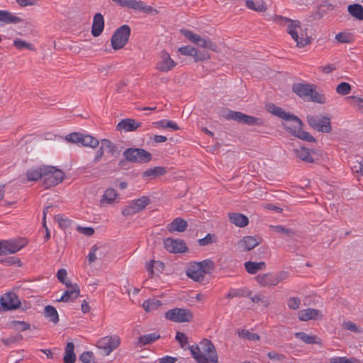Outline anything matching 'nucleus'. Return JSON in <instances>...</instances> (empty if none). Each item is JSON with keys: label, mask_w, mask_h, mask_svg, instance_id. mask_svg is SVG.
<instances>
[{"label": "nucleus", "mask_w": 363, "mask_h": 363, "mask_svg": "<svg viewBox=\"0 0 363 363\" xmlns=\"http://www.w3.org/2000/svg\"><path fill=\"white\" fill-rule=\"evenodd\" d=\"M82 134L79 133H72L65 137V140L69 143L81 144Z\"/></svg>", "instance_id": "5fc2aeb1"}, {"label": "nucleus", "mask_w": 363, "mask_h": 363, "mask_svg": "<svg viewBox=\"0 0 363 363\" xmlns=\"http://www.w3.org/2000/svg\"><path fill=\"white\" fill-rule=\"evenodd\" d=\"M245 269L247 273L255 274L256 273L266 269L267 264L264 262L247 261L244 263Z\"/></svg>", "instance_id": "c85d7f7f"}, {"label": "nucleus", "mask_w": 363, "mask_h": 363, "mask_svg": "<svg viewBox=\"0 0 363 363\" xmlns=\"http://www.w3.org/2000/svg\"><path fill=\"white\" fill-rule=\"evenodd\" d=\"M120 343V337L115 335L101 338L97 342V347L102 350L106 355H108L119 346Z\"/></svg>", "instance_id": "4468645a"}, {"label": "nucleus", "mask_w": 363, "mask_h": 363, "mask_svg": "<svg viewBox=\"0 0 363 363\" xmlns=\"http://www.w3.org/2000/svg\"><path fill=\"white\" fill-rule=\"evenodd\" d=\"M153 125L158 128H169L172 130H177L179 129L177 124L169 120H161L153 123Z\"/></svg>", "instance_id": "ea45409f"}, {"label": "nucleus", "mask_w": 363, "mask_h": 363, "mask_svg": "<svg viewBox=\"0 0 363 363\" xmlns=\"http://www.w3.org/2000/svg\"><path fill=\"white\" fill-rule=\"evenodd\" d=\"M175 338L179 342L182 348L188 344V337L183 333L177 332Z\"/></svg>", "instance_id": "680f3d73"}, {"label": "nucleus", "mask_w": 363, "mask_h": 363, "mask_svg": "<svg viewBox=\"0 0 363 363\" xmlns=\"http://www.w3.org/2000/svg\"><path fill=\"white\" fill-rule=\"evenodd\" d=\"M313 85L309 84L298 83L293 85L292 90L298 96L308 99L312 93Z\"/></svg>", "instance_id": "a878e982"}, {"label": "nucleus", "mask_w": 363, "mask_h": 363, "mask_svg": "<svg viewBox=\"0 0 363 363\" xmlns=\"http://www.w3.org/2000/svg\"><path fill=\"white\" fill-rule=\"evenodd\" d=\"M79 359L84 363H93V353L91 352H84L80 355Z\"/></svg>", "instance_id": "69168bd1"}, {"label": "nucleus", "mask_w": 363, "mask_h": 363, "mask_svg": "<svg viewBox=\"0 0 363 363\" xmlns=\"http://www.w3.org/2000/svg\"><path fill=\"white\" fill-rule=\"evenodd\" d=\"M161 305V301L157 299H149L143 303V306L145 311L150 312L157 309Z\"/></svg>", "instance_id": "a18cd8bd"}, {"label": "nucleus", "mask_w": 363, "mask_h": 363, "mask_svg": "<svg viewBox=\"0 0 363 363\" xmlns=\"http://www.w3.org/2000/svg\"><path fill=\"white\" fill-rule=\"evenodd\" d=\"M329 363H360L356 358H347L346 357H333L329 359Z\"/></svg>", "instance_id": "09e8293b"}, {"label": "nucleus", "mask_w": 363, "mask_h": 363, "mask_svg": "<svg viewBox=\"0 0 363 363\" xmlns=\"http://www.w3.org/2000/svg\"><path fill=\"white\" fill-rule=\"evenodd\" d=\"M121 6L140 11L145 13H152L156 11L155 9L147 5L143 1L124 0Z\"/></svg>", "instance_id": "a211bd4d"}, {"label": "nucleus", "mask_w": 363, "mask_h": 363, "mask_svg": "<svg viewBox=\"0 0 363 363\" xmlns=\"http://www.w3.org/2000/svg\"><path fill=\"white\" fill-rule=\"evenodd\" d=\"M160 337L157 333H152L140 336L139 338V343L141 345H145L154 342Z\"/></svg>", "instance_id": "79ce46f5"}, {"label": "nucleus", "mask_w": 363, "mask_h": 363, "mask_svg": "<svg viewBox=\"0 0 363 363\" xmlns=\"http://www.w3.org/2000/svg\"><path fill=\"white\" fill-rule=\"evenodd\" d=\"M307 121L310 126L323 133H330L332 130L330 125V118L321 115L308 116Z\"/></svg>", "instance_id": "ddd939ff"}, {"label": "nucleus", "mask_w": 363, "mask_h": 363, "mask_svg": "<svg viewBox=\"0 0 363 363\" xmlns=\"http://www.w3.org/2000/svg\"><path fill=\"white\" fill-rule=\"evenodd\" d=\"M349 13L354 18L363 21V6L359 4H350L347 7Z\"/></svg>", "instance_id": "58836bf2"}, {"label": "nucleus", "mask_w": 363, "mask_h": 363, "mask_svg": "<svg viewBox=\"0 0 363 363\" xmlns=\"http://www.w3.org/2000/svg\"><path fill=\"white\" fill-rule=\"evenodd\" d=\"M294 152H295L296 157L302 161L307 162H313V159L311 154L310 150L304 147H301L294 149Z\"/></svg>", "instance_id": "f704fd0d"}, {"label": "nucleus", "mask_w": 363, "mask_h": 363, "mask_svg": "<svg viewBox=\"0 0 363 363\" xmlns=\"http://www.w3.org/2000/svg\"><path fill=\"white\" fill-rule=\"evenodd\" d=\"M45 316L50 319L54 323L59 321V316L55 308L51 306H47L45 308Z\"/></svg>", "instance_id": "37998d69"}, {"label": "nucleus", "mask_w": 363, "mask_h": 363, "mask_svg": "<svg viewBox=\"0 0 363 363\" xmlns=\"http://www.w3.org/2000/svg\"><path fill=\"white\" fill-rule=\"evenodd\" d=\"M298 125H296L295 120H286L284 123V128L293 135L308 142H314L315 138L308 133L301 129L302 122L298 118Z\"/></svg>", "instance_id": "9d476101"}, {"label": "nucleus", "mask_w": 363, "mask_h": 363, "mask_svg": "<svg viewBox=\"0 0 363 363\" xmlns=\"http://www.w3.org/2000/svg\"><path fill=\"white\" fill-rule=\"evenodd\" d=\"M351 169L357 179L363 177V158L350 161Z\"/></svg>", "instance_id": "e433bc0d"}, {"label": "nucleus", "mask_w": 363, "mask_h": 363, "mask_svg": "<svg viewBox=\"0 0 363 363\" xmlns=\"http://www.w3.org/2000/svg\"><path fill=\"white\" fill-rule=\"evenodd\" d=\"M177 65V62L170 57V55L163 50L159 55L155 69L161 72H167L172 70Z\"/></svg>", "instance_id": "2eb2a0df"}, {"label": "nucleus", "mask_w": 363, "mask_h": 363, "mask_svg": "<svg viewBox=\"0 0 363 363\" xmlns=\"http://www.w3.org/2000/svg\"><path fill=\"white\" fill-rule=\"evenodd\" d=\"M267 356L273 361L281 362L285 359V356L284 354L277 353L274 351L268 352Z\"/></svg>", "instance_id": "338daca9"}, {"label": "nucleus", "mask_w": 363, "mask_h": 363, "mask_svg": "<svg viewBox=\"0 0 363 363\" xmlns=\"http://www.w3.org/2000/svg\"><path fill=\"white\" fill-rule=\"evenodd\" d=\"M79 286L74 284V286H72V289H67L63 295L59 299H57V301L65 303L74 301L79 296Z\"/></svg>", "instance_id": "b1692460"}, {"label": "nucleus", "mask_w": 363, "mask_h": 363, "mask_svg": "<svg viewBox=\"0 0 363 363\" xmlns=\"http://www.w3.org/2000/svg\"><path fill=\"white\" fill-rule=\"evenodd\" d=\"M43 180L45 188L56 186L64 179L62 171L53 166L43 165Z\"/></svg>", "instance_id": "20e7f679"}, {"label": "nucleus", "mask_w": 363, "mask_h": 363, "mask_svg": "<svg viewBox=\"0 0 363 363\" xmlns=\"http://www.w3.org/2000/svg\"><path fill=\"white\" fill-rule=\"evenodd\" d=\"M352 105L356 108V110L360 113H363V99L357 96H352Z\"/></svg>", "instance_id": "4d7b16f0"}, {"label": "nucleus", "mask_w": 363, "mask_h": 363, "mask_svg": "<svg viewBox=\"0 0 363 363\" xmlns=\"http://www.w3.org/2000/svg\"><path fill=\"white\" fill-rule=\"evenodd\" d=\"M335 39L341 43H347L350 41V36L345 33H339L335 35Z\"/></svg>", "instance_id": "774afa93"}, {"label": "nucleus", "mask_w": 363, "mask_h": 363, "mask_svg": "<svg viewBox=\"0 0 363 363\" xmlns=\"http://www.w3.org/2000/svg\"><path fill=\"white\" fill-rule=\"evenodd\" d=\"M43 165L27 169L26 176L28 182H36L43 179Z\"/></svg>", "instance_id": "473e14b6"}, {"label": "nucleus", "mask_w": 363, "mask_h": 363, "mask_svg": "<svg viewBox=\"0 0 363 363\" xmlns=\"http://www.w3.org/2000/svg\"><path fill=\"white\" fill-rule=\"evenodd\" d=\"M181 33L191 43L197 46L212 51H217V45L208 38H203L201 35L194 33L191 30H181Z\"/></svg>", "instance_id": "0eeeda50"}, {"label": "nucleus", "mask_w": 363, "mask_h": 363, "mask_svg": "<svg viewBox=\"0 0 363 363\" xmlns=\"http://www.w3.org/2000/svg\"><path fill=\"white\" fill-rule=\"evenodd\" d=\"M81 144L85 147L95 148L99 145V141L91 135L82 134Z\"/></svg>", "instance_id": "a19ab883"}, {"label": "nucleus", "mask_w": 363, "mask_h": 363, "mask_svg": "<svg viewBox=\"0 0 363 363\" xmlns=\"http://www.w3.org/2000/svg\"><path fill=\"white\" fill-rule=\"evenodd\" d=\"M130 35V28L128 25L120 26L111 37V42L113 49L120 50L128 43Z\"/></svg>", "instance_id": "39448f33"}, {"label": "nucleus", "mask_w": 363, "mask_h": 363, "mask_svg": "<svg viewBox=\"0 0 363 363\" xmlns=\"http://www.w3.org/2000/svg\"><path fill=\"white\" fill-rule=\"evenodd\" d=\"M307 100L321 104H323L327 101L325 96L323 94L315 91L314 87L312 89L311 94H310Z\"/></svg>", "instance_id": "c03bdc74"}, {"label": "nucleus", "mask_w": 363, "mask_h": 363, "mask_svg": "<svg viewBox=\"0 0 363 363\" xmlns=\"http://www.w3.org/2000/svg\"><path fill=\"white\" fill-rule=\"evenodd\" d=\"M228 218L233 224L240 228L245 227L249 223L248 218L240 213H230Z\"/></svg>", "instance_id": "c756f323"}, {"label": "nucleus", "mask_w": 363, "mask_h": 363, "mask_svg": "<svg viewBox=\"0 0 363 363\" xmlns=\"http://www.w3.org/2000/svg\"><path fill=\"white\" fill-rule=\"evenodd\" d=\"M287 304L290 309L296 310L299 308L301 300L297 297H291L288 300Z\"/></svg>", "instance_id": "0e129e2a"}, {"label": "nucleus", "mask_w": 363, "mask_h": 363, "mask_svg": "<svg viewBox=\"0 0 363 363\" xmlns=\"http://www.w3.org/2000/svg\"><path fill=\"white\" fill-rule=\"evenodd\" d=\"M225 118L248 125H262L263 124L262 118L248 116L239 111H228Z\"/></svg>", "instance_id": "423d86ee"}, {"label": "nucleus", "mask_w": 363, "mask_h": 363, "mask_svg": "<svg viewBox=\"0 0 363 363\" xmlns=\"http://www.w3.org/2000/svg\"><path fill=\"white\" fill-rule=\"evenodd\" d=\"M213 262L208 259L195 262L188 267L186 275L194 281H201L203 279L206 274L213 269Z\"/></svg>", "instance_id": "7ed1b4c3"}, {"label": "nucleus", "mask_w": 363, "mask_h": 363, "mask_svg": "<svg viewBox=\"0 0 363 363\" xmlns=\"http://www.w3.org/2000/svg\"><path fill=\"white\" fill-rule=\"evenodd\" d=\"M13 45L18 50H22L23 48H26L30 50H35L33 45L19 38H17L13 41Z\"/></svg>", "instance_id": "603ef678"}, {"label": "nucleus", "mask_w": 363, "mask_h": 363, "mask_svg": "<svg viewBox=\"0 0 363 363\" xmlns=\"http://www.w3.org/2000/svg\"><path fill=\"white\" fill-rule=\"evenodd\" d=\"M216 241V237L213 234H207L203 238L199 240V244L201 246L208 245Z\"/></svg>", "instance_id": "13d9d810"}, {"label": "nucleus", "mask_w": 363, "mask_h": 363, "mask_svg": "<svg viewBox=\"0 0 363 363\" xmlns=\"http://www.w3.org/2000/svg\"><path fill=\"white\" fill-rule=\"evenodd\" d=\"M3 243L5 247L6 255H7L18 252L26 245V241L24 239L20 238L17 240H3Z\"/></svg>", "instance_id": "4be33fe9"}, {"label": "nucleus", "mask_w": 363, "mask_h": 363, "mask_svg": "<svg viewBox=\"0 0 363 363\" xmlns=\"http://www.w3.org/2000/svg\"><path fill=\"white\" fill-rule=\"evenodd\" d=\"M189 350L198 363H218V357L211 341L204 339L199 345H191Z\"/></svg>", "instance_id": "f03ea898"}, {"label": "nucleus", "mask_w": 363, "mask_h": 363, "mask_svg": "<svg viewBox=\"0 0 363 363\" xmlns=\"http://www.w3.org/2000/svg\"><path fill=\"white\" fill-rule=\"evenodd\" d=\"M141 123L133 119H124L117 125V129L119 130L133 131L140 127Z\"/></svg>", "instance_id": "7c9ffc66"}, {"label": "nucleus", "mask_w": 363, "mask_h": 363, "mask_svg": "<svg viewBox=\"0 0 363 363\" xmlns=\"http://www.w3.org/2000/svg\"><path fill=\"white\" fill-rule=\"evenodd\" d=\"M165 173V169L161 167H155L152 169L146 170L143 175L147 177H155L160 175H162Z\"/></svg>", "instance_id": "3c124183"}, {"label": "nucleus", "mask_w": 363, "mask_h": 363, "mask_svg": "<svg viewBox=\"0 0 363 363\" xmlns=\"http://www.w3.org/2000/svg\"><path fill=\"white\" fill-rule=\"evenodd\" d=\"M165 318L175 323H184L191 321L194 315L189 309L175 308L167 311Z\"/></svg>", "instance_id": "9b49d317"}, {"label": "nucleus", "mask_w": 363, "mask_h": 363, "mask_svg": "<svg viewBox=\"0 0 363 363\" xmlns=\"http://www.w3.org/2000/svg\"><path fill=\"white\" fill-rule=\"evenodd\" d=\"M0 22L5 24H17L23 22V20L17 14L6 10H0Z\"/></svg>", "instance_id": "bb28decb"}, {"label": "nucleus", "mask_w": 363, "mask_h": 363, "mask_svg": "<svg viewBox=\"0 0 363 363\" xmlns=\"http://www.w3.org/2000/svg\"><path fill=\"white\" fill-rule=\"evenodd\" d=\"M98 251H99V247L97 245L92 246L88 255V259L90 263L94 262L98 259Z\"/></svg>", "instance_id": "052dcab7"}, {"label": "nucleus", "mask_w": 363, "mask_h": 363, "mask_svg": "<svg viewBox=\"0 0 363 363\" xmlns=\"http://www.w3.org/2000/svg\"><path fill=\"white\" fill-rule=\"evenodd\" d=\"M187 227V223L184 219L177 218L167 226L169 232H184Z\"/></svg>", "instance_id": "72a5a7b5"}, {"label": "nucleus", "mask_w": 363, "mask_h": 363, "mask_svg": "<svg viewBox=\"0 0 363 363\" xmlns=\"http://www.w3.org/2000/svg\"><path fill=\"white\" fill-rule=\"evenodd\" d=\"M261 242L259 237L256 236H245L238 241L237 246L240 251L247 252L257 247Z\"/></svg>", "instance_id": "aec40b11"}, {"label": "nucleus", "mask_w": 363, "mask_h": 363, "mask_svg": "<svg viewBox=\"0 0 363 363\" xmlns=\"http://www.w3.org/2000/svg\"><path fill=\"white\" fill-rule=\"evenodd\" d=\"M266 108H267V111H269L272 114L283 119L284 121V122L286 120H295L296 125H298L299 122L298 121V117L286 112L281 108L277 106L274 104H267Z\"/></svg>", "instance_id": "412c9836"}, {"label": "nucleus", "mask_w": 363, "mask_h": 363, "mask_svg": "<svg viewBox=\"0 0 363 363\" xmlns=\"http://www.w3.org/2000/svg\"><path fill=\"white\" fill-rule=\"evenodd\" d=\"M105 150H106L111 155L113 156L116 152V147L109 140H101V145L99 150L96 151L94 159V162L95 163H97L101 160L104 154Z\"/></svg>", "instance_id": "6ab92c4d"}, {"label": "nucleus", "mask_w": 363, "mask_h": 363, "mask_svg": "<svg viewBox=\"0 0 363 363\" xmlns=\"http://www.w3.org/2000/svg\"><path fill=\"white\" fill-rule=\"evenodd\" d=\"M104 28V18L101 13H97L94 16L91 26V34L94 37L99 36Z\"/></svg>", "instance_id": "393cba45"}, {"label": "nucleus", "mask_w": 363, "mask_h": 363, "mask_svg": "<svg viewBox=\"0 0 363 363\" xmlns=\"http://www.w3.org/2000/svg\"><path fill=\"white\" fill-rule=\"evenodd\" d=\"M196 49H195L194 47L187 45L179 48L178 52H179L183 55L192 56L194 57V55L196 54Z\"/></svg>", "instance_id": "6e6d98bb"}, {"label": "nucleus", "mask_w": 363, "mask_h": 363, "mask_svg": "<svg viewBox=\"0 0 363 363\" xmlns=\"http://www.w3.org/2000/svg\"><path fill=\"white\" fill-rule=\"evenodd\" d=\"M255 280L261 286H276L274 281V274L272 273L259 274L255 277Z\"/></svg>", "instance_id": "2f4dec72"}, {"label": "nucleus", "mask_w": 363, "mask_h": 363, "mask_svg": "<svg viewBox=\"0 0 363 363\" xmlns=\"http://www.w3.org/2000/svg\"><path fill=\"white\" fill-rule=\"evenodd\" d=\"M74 345L72 342H68L65 347L64 362L65 363H74L76 356L74 354Z\"/></svg>", "instance_id": "4c0bfd02"}, {"label": "nucleus", "mask_w": 363, "mask_h": 363, "mask_svg": "<svg viewBox=\"0 0 363 363\" xmlns=\"http://www.w3.org/2000/svg\"><path fill=\"white\" fill-rule=\"evenodd\" d=\"M352 87L347 82H341L336 86V92L340 95H347L351 91Z\"/></svg>", "instance_id": "864d4df0"}, {"label": "nucleus", "mask_w": 363, "mask_h": 363, "mask_svg": "<svg viewBox=\"0 0 363 363\" xmlns=\"http://www.w3.org/2000/svg\"><path fill=\"white\" fill-rule=\"evenodd\" d=\"M30 327V325L24 321L13 320L11 323V328L18 332L28 330Z\"/></svg>", "instance_id": "8fccbe9b"}, {"label": "nucleus", "mask_w": 363, "mask_h": 363, "mask_svg": "<svg viewBox=\"0 0 363 363\" xmlns=\"http://www.w3.org/2000/svg\"><path fill=\"white\" fill-rule=\"evenodd\" d=\"M246 6L253 11H257V12H263L265 11L267 9L266 6L262 2H255L252 0H247L245 1Z\"/></svg>", "instance_id": "49530a36"}, {"label": "nucleus", "mask_w": 363, "mask_h": 363, "mask_svg": "<svg viewBox=\"0 0 363 363\" xmlns=\"http://www.w3.org/2000/svg\"><path fill=\"white\" fill-rule=\"evenodd\" d=\"M271 20L281 26L286 28L287 33L292 39L296 43V46L303 48L311 43L307 33L302 28L301 23L296 20L283 17L281 16L274 15L271 17Z\"/></svg>", "instance_id": "f257e3e1"}, {"label": "nucleus", "mask_w": 363, "mask_h": 363, "mask_svg": "<svg viewBox=\"0 0 363 363\" xmlns=\"http://www.w3.org/2000/svg\"><path fill=\"white\" fill-rule=\"evenodd\" d=\"M123 156L129 162L137 163L148 162L152 159L150 152L141 148H128L123 152Z\"/></svg>", "instance_id": "6e6552de"}, {"label": "nucleus", "mask_w": 363, "mask_h": 363, "mask_svg": "<svg viewBox=\"0 0 363 363\" xmlns=\"http://www.w3.org/2000/svg\"><path fill=\"white\" fill-rule=\"evenodd\" d=\"M119 200L118 194L116 192V191L112 188L107 189L101 199V204H108V205H113L115 203H118Z\"/></svg>", "instance_id": "cd10ccee"}, {"label": "nucleus", "mask_w": 363, "mask_h": 363, "mask_svg": "<svg viewBox=\"0 0 363 363\" xmlns=\"http://www.w3.org/2000/svg\"><path fill=\"white\" fill-rule=\"evenodd\" d=\"M210 55L206 52H200L196 50V54L194 56L195 62L203 61L210 59Z\"/></svg>", "instance_id": "e2e57ef3"}, {"label": "nucleus", "mask_w": 363, "mask_h": 363, "mask_svg": "<svg viewBox=\"0 0 363 363\" xmlns=\"http://www.w3.org/2000/svg\"><path fill=\"white\" fill-rule=\"evenodd\" d=\"M150 203V200L147 196H141L138 199L131 201L128 205L124 206L121 213L124 216H132L143 211Z\"/></svg>", "instance_id": "f8f14e48"}, {"label": "nucleus", "mask_w": 363, "mask_h": 363, "mask_svg": "<svg viewBox=\"0 0 363 363\" xmlns=\"http://www.w3.org/2000/svg\"><path fill=\"white\" fill-rule=\"evenodd\" d=\"M298 316L301 321L317 320L323 318V313L318 309L307 308L299 311Z\"/></svg>", "instance_id": "5701e85b"}, {"label": "nucleus", "mask_w": 363, "mask_h": 363, "mask_svg": "<svg viewBox=\"0 0 363 363\" xmlns=\"http://www.w3.org/2000/svg\"><path fill=\"white\" fill-rule=\"evenodd\" d=\"M20 306L21 301L15 293H6L0 298V310H15L19 308Z\"/></svg>", "instance_id": "dca6fc26"}, {"label": "nucleus", "mask_w": 363, "mask_h": 363, "mask_svg": "<svg viewBox=\"0 0 363 363\" xmlns=\"http://www.w3.org/2000/svg\"><path fill=\"white\" fill-rule=\"evenodd\" d=\"M298 125H296L295 120H286L284 123V128L293 135L308 142H314L315 138L308 133L301 129L302 122L298 118Z\"/></svg>", "instance_id": "1a4fd4ad"}, {"label": "nucleus", "mask_w": 363, "mask_h": 363, "mask_svg": "<svg viewBox=\"0 0 363 363\" xmlns=\"http://www.w3.org/2000/svg\"><path fill=\"white\" fill-rule=\"evenodd\" d=\"M295 337L306 344H320V340L318 336L311 335L303 332L295 333Z\"/></svg>", "instance_id": "c9c22d12"}, {"label": "nucleus", "mask_w": 363, "mask_h": 363, "mask_svg": "<svg viewBox=\"0 0 363 363\" xmlns=\"http://www.w3.org/2000/svg\"><path fill=\"white\" fill-rule=\"evenodd\" d=\"M164 248L171 253H181L185 252L186 246L184 240L168 238L164 240Z\"/></svg>", "instance_id": "f3484780"}, {"label": "nucleus", "mask_w": 363, "mask_h": 363, "mask_svg": "<svg viewBox=\"0 0 363 363\" xmlns=\"http://www.w3.org/2000/svg\"><path fill=\"white\" fill-rule=\"evenodd\" d=\"M274 232L282 235L285 237H291L294 235L292 230L282 225H270L269 227Z\"/></svg>", "instance_id": "de8ad7c7"}, {"label": "nucleus", "mask_w": 363, "mask_h": 363, "mask_svg": "<svg viewBox=\"0 0 363 363\" xmlns=\"http://www.w3.org/2000/svg\"><path fill=\"white\" fill-rule=\"evenodd\" d=\"M239 335L241 337L246 338L251 340H258L259 339V336L256 333H252L247 330H242L239 333Z\"/></svg>", "instance_id": "bf43d9fd"}]
</instances>
